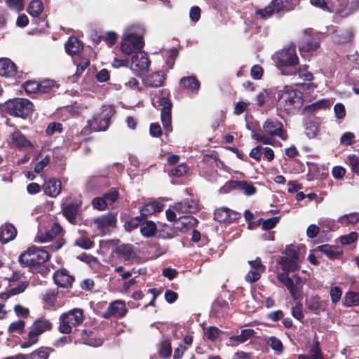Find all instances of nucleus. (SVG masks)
<instances>
[{"label":"nucleus","mask_w":359,"mask_h":359,"mask_svg":"<svg viewBox=\"0 0 359 359\" xmlns=\"http://www.w3.org/2000/svg\"><path fill=\"white\" fill-rule=\"evenodd\" d=\"M49 257V253L46 250L32 246L20 255L19 262L22 266L29 267L32 273L46 276L50 271L46 264Z\"/></svg>","instance_id":"f257e3e1"},{"label":"nucleus","mask_w":359,"mask_h":359,"mask_svg":"<svg viewBox=\"0 0 359 359\" xmlns=\"http://www.w3.org/2000/svg\"><path fill=\"white\" fill-rule=\"evenodd\" d=\"M145 28L142 24L133 23L128 25L122 36L121 50L124 55L141 52L144 46Z\"/></svg>","instance_id":"f03ea898"},{"label":"nucleus","mask_w":359,"mask_h":359,"mask_svg":"<svg viewBox=\"0 0 359 359\" xmlns=\"http://www.w3.org/2000/svg\"><path fill=\"white\" fill-rule=\"evenodd\" d=\"M246 127L252 131V138L264 144H273L274 137H278L282 140L287 139L283 123L274 118H269L264 123L263 131L256 130L248 123Z\"/></svg>","instance_id":"7ed1b4c3"},{"label":"nucleus","mask_w":359,"mask_h":359,"mask_svg":"<svg viewBox=\"0 0 359 359\" xmlns=\"http://www.w3.org/2000/svg\"><path fill=\"white\" fill-rule=\"evenodd\" d=\"M272 59L283 75H297L299 60L294 45H290L279 50L273 55Z\"/></svg>","instance_id":"20e7f679"},{"label":"nucleus","mask_w":359,"mask_h":359,"mask_svg":"<svg viewBox=\"0 0 359 359\" xmlns=\"http://www.w3.org/2000/svg\"><path fill=\"white\" fill-rule=\"evenodd\" d=\"M303 100L300 93L285 86L278 92L277 109L287 114L294 113L302 107Z\"/></svg>","instance_id":"39448f33"},{"label":"nucleus","mask_w":359,"mask_h":359,"mask_svg":"<svg viewBox=\"0 0 359 359\" xmlns=\"http://www.w3.org/2000/svg\"><path fill=\"white\" fill-rule=\"evenodd\" d=\"M7 114L25 118L33 109V104L27 99L15 98L6 102L1 106Z\"/></svg>","instance_id":"423d86ee"},{"label":"nucleus","mask_w":359,"mask_h":359,"mask_svg":"<svg viewBox=\"0 0 359 359\" xmlns=\"http://www.w3.org/2000/svg\"><path fill=\"white\" fill-rule=\"evenodd\" d=\"M51 328L52 323L49 320L43 318H37L33 323L27 338L21 344V347L27 348L36 344L39 341V336Z\"/></svg>","instance_id":"0eeeda50"},{"label":"nucleus","mask_w":359,"mask_h":359,"mask_svg":"<svg viewBox=\"0 0 359 359\" xmlns=\"http://www.w3.org/2000/svg\"><path fill=\"white\" fill-rule=\"evenodd\" d=\"M83 320V310L81 309H74L60 316L59 330L62 333L69 334L72 328L81 324Z\"/></svg>","instance_id":"6e6552de"},{"label":"nucleus","mask_w":359,"mask_h":359,"mask_svg":"<svg viewBox=\"0 0 359 359\" xmlns=\"http://www.w3.org/2000/svg\"><path fill=\"white\" fill-rule=\"evenodd\" d=\"M310 2L316 7L330 13H336L343 18L349 14L346 9L348 0H310Z\"/></svg>","instance_id":"1a4fd4ad"},{"label":"nucleus","mask_w":359,"mask_h":359,"mask_svg":"<svg viewBox=\"0 0 359 359\" xmlns=\"http://www.w3.org/2000/svg\"><path fill=\"white\" fill-rule=\"evenodd\" d=\"M114 109L111 106H104L101 113L90 121V128L95 131L106 130L109 126L110 119L114 116Z\"/></svg>","instance_id":"9d476101"},{"label":"nucleus","mask_w":359,"mask_h":359,"mask_svg":"<svg viewBox=\"0 0 359 359\" xmlns=\"http://www.w3.org/2000/svg\"><path fill=\"white\" fill-rule=\"evenodd\" d=\"M116 222V215L113 213H108L95 218L93 224L98 233L103 236L108 233L111 229L115 228Z\"/></svg>","instance_id":"9b49d317"},{"label":"nucleus","mask_w":359,"mask_h":359,"mask_svg":"<svg viewBox=\"0 0 359 359\" xmlns=\"http://www.w3.org/2000/svg\"><path fill=\"white\" fill-rule=\"evenodd\" d=\"M234 189L243 191L248 196L252 195L256 191L255 187L245 181H229L219 189V192L222 194H226L230 190Z\"/></svg>","instance_id":"f8f14e48"},{"label":"nucleus","mask_w":359,"mask_h":359,"mask_svg":"<svg viewBox=\"0 0 359 359\" xmlns=\"http://www.w3.org/2000/svg\"><path fill=\"white\" fill-rule=\"evenodd\" d=\"M159 105L162 106L161 118L163 126L168 132L172 131L171 109L172 103L169 98L162 97L159 99Z\"/></svg>","instance_id":"ddd939ff"},{"label":"nucleus","mask_w":359,"mask_h":359,"mask_svg":"<svg viewBox=\"0 0 359 359\" xmlns=\"http://www.w3.org/2000/svg\"><path fill=\"white\" fill-rule=\"evenodd\" d=\"M150 61L147 54L142 51L135 53L131 59V69L136 74L144 72L149 69Z\"/></svg>","instance_id":"4468645a"},{"label":"nucleus","mask_w":359,"mask_h":359,"mask_svg":"<svg viewBox=\"0 0 359 359\" xmlns=\"http://www.w3.org/2000/svg\"><path fill=\"white\" fill-rule=\"evenodd\" d=\"M81 203L76 201L63 208V215L69 223L76 224L81 221Z\"/></svg>","instance_id":"2eb2a0df"},{"label":"nucleus","mask_w":359,"mask_h":359,"mask_svg":"<svg viewBox=\"0 0 359 359\" xmlns=\"http://www.w3.org/2000/svg\"><path fill=\"white\" fill-rule=\"evenodd\" d=\"M127 309L125 303L121 300H116L110 303L107 309L103 313L104 318H109L111 316L121 318L126 315Z\"/></svg>","instance_id":"dca6fc26"},{"label":"nucleus","mask_w":359,"mask_h":359,"mask_svg":"<svg viewBox=\"0 0 359 359\" xmlns=\"http://www.w3.org/2000/svg\"><path fill=\"white\" fill-rule=\"evenodd\" d=\"M277 278L278 280L287 287L292 298L297 299L299 293L298 284L300 282L299 278L297 277L295 283L289 277L287 273H279L277 275Z\"/></svg>","instance_id":"f3484780"},{"label":"nucleus","mask_w":359,"mask_h":359,"mask_svg":"<svg viewBox=\"0 0 359 359\" xmlns=\"http://www.w3.org/2000/svg\"><path fill=\"white\" fill-rule=\"evenodd\" d=\"M214 218L220 223H231L238 218V214L228 208L222 207L215 210Z\"/></svg>","instance_id":"a211bd4d"},{"label":"nucleus","mask_w":359,"mask_h":359,"mask_svg":"<svg viewBox=\"0 0 359 359\" xmlns=\"http://www.w3.org/2000/svg\"><path fill=\"white\" fill-rule=\"evenodd\" d=\"M255 334L256 332L253 329H243L240 334L232 335L229 338V344L232 346H237L252 339Z\"/></svg>","instance_id":"6ab92c4d"},{"label":"nucleus","mask_w":359,"mask_h":359,"mask_svg":"<svg viewBox=\"0 0 359 359\" xmlns=\"http://www.w3.org/2000/svg\"><path fill=\"white\" fill-rule=\"evenodd\" d=\"M62 229L58 224H53L50 229L45 233H39L35 238L36 242L47 243L51 241L54 238L62 233Z\"/></svg>","instance_id":"aec40b11"},{"label":"nucleus","mask_w":359,"mask_h":359,"mask_svg":"<svg viewBox=\"0 0 359 359\" xmlns=\"http://www.w3.org/2000/svg\"><path fill=\"white\" fill-rule=\"evenodd\" d=\"M53 280L57 286L67 288L72 286L74 279L65 269H61L54 273Z\"/></svg>","instance_id":"412c9836"},{"label":"nucleus","mask_w":359,"mask_h":359,"mask_svg":"<svg viewBox=\"0 0 359 359\" xmlns=\"http://www.w3.org/2000/svg\"><path fill=\"white\" fill-rule=\"evenodd\" d=\"M11 145L20 149H28L33 147L32 144L19 130H16L11 135Z\"/></svg>","instance_id":"4be33fe9"},{"label":"nucleus","mask_w":359,"mask_h":359,"mask_svg":"<svg viewBox=\"0 0 359 359\" xmlns=\"http://www.w3.org/2000/svg\"><path fill=\"white\" fill-rule=\"evenodd\" d=\"M180 85L189 93L196 95L200 88V82L193 76H186L180 79Z\"/></svg>","instance_id":"5701e85b"},{"label":"nucleus","mask_w":359,"mask_h":359,"mask_svg":"<svg viewBox=\"0 0 359 359\" xmlns=\"http://www.w3.org/2000/svg\"><path fill=\"white\" fill-rule=\"evenodd\" d=\"M16 65L8 58L0 59V76L12 77L16 74Z\"/></svg>","instance_id":"b1692460"},{"label":"nucleus","mask_w":359,"mask_h":359,"mask_svg":"<svg viewBox=\"0 0 359 359\" xmlns=\"http://www.w3.org/2000/svg\"><path fill=\"white\" fill-rule=\"evenodd\" d=\"M43 189L46 195L56 197L61 191V182L56 179H50L44 183Z\"/></svg>","instance_id":"393cba45"},{"label":"nucleus","mask_w":359,"mask_h":359,"mask_svg":"<svg viewBox=\"0 0 359 359\" xmlns=\"http://www.w3.org/2000/svg\"><path fill=\"white\" fill-rule=\"evenodd\" d=\"M17 231L13 225L5 224L0 227V241L2 243H6L15 238Z\"/></svg>","instance_id":"a878e982"},{"label":"nucleus","mask_w":359,"mask_h":359,"mask_svg":"<svg viewBox=\"0 0 359 359\" xmlns=\"http://www.w3.org/2000/svg\"><path fill=\"white\" fill-rule=\"evenodd\" d=\"M114 252H116L119 257L126 261L134 259L136 256L133 246L130 244L116 246Z\"/></svg>","instance_id":"bb28decb"},{"label":"nucleus","mask_w":359,"mask_h":359,"mask_svg":"<svg viewBox=\"0 0 359 359\" xmlns=\"http://www.w3.org/2000/svg\"><path fill=\"white\" fill-rule=\"evenodd\" d=\"M318 46L319 41L316 37L306 35L299 45V50L302 52H310L315 50Z\"/></svg>","instance_id":"cd10ccee"},{"label":"nucleus","mask_w":359,"mask_h":359,"mask_svg":"<svg viewBox=\"0 0 359 359\" xmlns=\"http://www.w3.org/2000/svg\"><path fill=\"white\" fill-rule=\"evenodd\" d=\"M332 102L330 100L322 99L304 107L305 113H314L320 109L330 108Z\"/></svg>","instance_id":"c85d7f7f"},{"label":"nucleus","mask_w":359,"mask_h":359,"mask_svg":"<svg viewBox=\"0 0 359 359\" xmlns=\"http://www.w3.org/2000/svg\"><path fill=\"white\" fill-rule=\"evenodd\" d=\"M83 49V44L74 36H70L65 43V50L69 55H76Z\"/></svg>","instance_id":"c756f323"},{"label":"nucleus","mask_w":359,"mask_h":359,"mask_svg":"<svg viewBox=\"0 0 359 359\" xmlns=\"http://www.w3.org/2000/svg\"><path fill=\"white\" fill-rule=\"evenodd\" d=\"M163 210V205L157 201H151L145 204L141 209V215L147 217Z\"/></svg>","instance_id":"7c9ffc66"},{"label":"nucleus","mask_w":359,"mask_h":359,"mask_svg":"<svg viewBox=\"0 0 359 359\" xmlns=\"http://www.w3.org/2000/svg\"><path fill=\"white\" fill-rule=\"evenodd\" d=\"M164 81V76L162 72H157L148 76L144 79V84L151 87L161 86Z\"/></svg>","instance_id":"2f4dec72"},{"label":"nucleus","mask_w":359,"mask_h":359,"mask_svg":"<svg viewBox=\"0 0 359 359\" xmlns=\"http://www.w3.org/2000/svg\"><path fill=\"white\" fill-rule=\"evenodd\" d=\"M298 262L299 261L290 259L288 257H282L279 264L283 271H284L285 273H287L288 272L294 271L298 269Z\"/></svg>","instance_id":"473e14b6"},{"label":"nucleus","mask_w":359,"mask_h":359,"mask_svg":"<svg viewBox=\"0 0 359 359\" xmlns=\"http://www.w3.org/2000/svg\"><path fill=\"white\" fill-rule=\"evenodd\" d=\"M43 4L41 0H32L29 2L27 11L33 18L39 17L43 11Z\"/></svg>","instance_id":"72a5a7b5"},{"label":"nucleus","mask_w":359,"mask_h":359,"mask_svg":"<svg viewBox=\"0 0 359 359\" xmlns=\"http://www.w3.org/2000/svg\"><path fill=\"white\" fill-rule=\"evenodd\" d=\"M49 356L48 349L46 348H40L30 354L18 355L20 359H48Z\"/></svg>","instance_id":"f704fd0d"},{"label":"nucleus","mask_w":359,"mask_h":359,"mask_svg":"<svg viewBox=\"0 0 359 359\" xmlns=\"http://www.w3.org/2000/svg\"><path fill=\"white\" fill-rule=\"evenodd\" d=\"M140 232L144 237L149 238L155 236L156 225L152 221H146L140 225Z\"/></svg>","instance_id":"c9c22d12"},{"label":"nucleus","mask_w":359,"mask_h":359,"mask_svg":"<svg viewBox=\"0 0 359 359\" xmlns=\"http://www.w3.org/2000/svg\"><path fill=\"white\" fill-rule=\"evenodd\" d=\"M276 13H278V11L276 5L273 4L272 1L271 4L266 6L264 8L257 9L255 11V15L258 16L259 18L265 20L269 18Z\"/></svg>","instance_id":"e433bc0d"},{"label":"nucleus","mask_w":359,"mask_h":359,"mask_svg":"<svg viewBox=\"0 0 359 359\" xmlns=\"http://www.w3.org/2000/svg\"><path fill=\"white\" fill-rule=\"evenodd\" d=\"M266 344L271 347V348L277 355H281L283 353L284 347L280 339L276 337L271 336L266 339Z\"/></svg>","instance_id":"4c0bfd02"},{"label":"nucleus","mask_w":359,"mask_h":359,"mask_svg":"<svg viewBox=\"0 0 359 359\" xmlns=\"http://www.w3.org/2000/svg\"><path fill=\"white\" fill-rule=\"evenodd\" d=\"M318 250L325 255L330 259H335L339 257L341 252L339 249L333 245H323L318 248Z\"/></svg>","instance_id":"58836bf2"},{"label":"nucleus","mask_w":359,"mask_h":359,"mask_svg":"<svg viewBox=\"0 0 359 359\" xmlns=\"http://www.w3.org/2000/svg\"><path fill=\"white\" fill-rule=\"evenodd\" d=\"M297 1V0H273V4L276 5L278 12H280L283 10L293 9Z\"/></svg>","instance_id":"ea45409f"},{"label":"nucleus","mask_w":359,"mask_h":359,"mask_svg":"<svg viewBox=\"0 0 359 359\" xmlns=\"http://www.w3.org/2000/svg\"><path fill=\"white\" fill-rule=\"evenodd\" d=\"M228 304L226 301H216L212 307V313L216 317L223 316L226 313Z\"/></svg>","instance_id":"a19ab883"},{"label":"nucleus","mask_w":359,"mask_h":359,"mask_svg":"<svg viewBox=\"0 0 359 359\" xmlns=\"http://www.w3.org/2000/svg\"><path fill=\"white\" fill-rule=\"evenodd\" d=\"M308 309L314 313H319L323 309V304L318 297H311L306 301Z\"/></svg>","instance_id":"79ce46f5"},{"label":"nucleus","mask_w":359,"mask_h":359,"mask_svg":"<svg viewBox=\"0 0 359 359\" xmlns=\"http://www.w3.org/2000/svg\"><path fill=\"white\" fill-rule=\"evenodd\" d=\"M197 220L196 218L189 216H179V218L175 221L176 228L179 229V225H182L186 228L189 226H194L196 224Z\"/></svg>","instance_id":"37998d69"},{"label":"nucleus","mask_w":359,"mask_h":359,"mask_svg":"<svg viewBox=\"0 0 359 359\" xmlns=\"http://www.w3.org/2000/svg\"><path fill=\"white\" fill-rule=\"evenodd\" d=\"M205 337L210 341H214L218 339L222 331L217 327L210 326L203 330Z\"/></svg>","instance_id":"c03bdc74"},{"label":"nucleus","mask_w":359,"mask_h":359,"mask_svg":"<svg viewBox=\"0 0 359 359\" xmlns=\"http://www.w3.org/2000/svg\"><path fill=\"white\" fill-rule=\"evenodd\" d=\"M346 163L350 166L351 170L355 174H359V158L356 154H350L346 160Z\"/></svg>","instance_id":"a18cd8bd"},{"label":"nucleus","mask_w":359,"mask_h":359,"mask_svg":"<svg viewBox=\"0 0 359 359\" xmlns=\"http://www.w3.org/2000/svg\"><path fill=\"white\" fill-rule=\"evenodd\" d=\"M28 286V283L26 281H23L20 283L16 287L11 288L7 292L3 294L4 296H6V298L9 297L11 295H16L23 292Z\"/></svg>","instance_id":"49530a36"},{"label":"nucleus","mask_w":359,"mask_h":359,"mask_svg":"<svg viewBox=\"0 0 359 359\" xmlns=\"http://www.w3.org/2000/svg\"><path fill=\"white\" fill-rule=\"evenodd\" d=\"M25 322L22 320L12 323L8 329L9 333L22 334L25 331Z\"/></svg>","instance_id":"de8ad7c7"},{"label":"nucleus","mask_w":359,"mask_h":359,"mask_svg":"<svg viewBox=\"0 0 359 359\" xmlns=\"http://www.w3.org/2000/svg\"><path fill=\"white\" fill-rule=\"evenodd\" d=\"M344 304L346 306L359 304V294L353 292H348L344 297Z\"/></svg>","instance_id":"09e8293b"},{"label":"nucleus","mask_w":359,"mask_h":359,"mask_svg":"<svg viewBox=\"0 0 359 359\" xmlns=\"http://www.w3.org/2000/svg\"><path fill=\"white\" fill-rule=\"evenodd\" d=\"M62 131V126L60 123L53 122L48 124L46 133L48 136L60 134Z\"/></svg>","instance_id":"8fccbe9b"},{"label":"nucleus","mask_w":359,"mask_h":359,"mask_svg":"<svg viewBox=\"0 0 359 359\" xmlns=\"http://www.w3.org/2000/svg\"><path fill=\"white\" fill-rule=\"evenodd\" d=\"M306 66H297V75L299 76L300 79H302L305 81H311L313 79V75L311 72L306 70Z\"/></svg>","instance_id":"3c124183"},{"label":"nucleus","mask_w":359,"mask_h":359,"mask_svg":"<svg viewBox=\"0 0 359 359\" xmlns=\"http://www.w3.org/2000/svg\"><path fill=\"white\" fill-rule=\"evenodd\" d=\"M309 356L310 359H326L319 348L318 342L310 348Z\"/></svg>","instance_id":"603ef678"},{"label":"nucleus","mask_w":359,"mask_h":359,"mask_svg":"<svg viewBox=\"0 0 359 359\" xmlns=\"http://www.w3.org/2000/svg\"><path fill=\"white\" fill-rule=\"evenodd\" d=\"M183 202L184 203V207L188 210V212H195L200 208L198 201L194 199L187 198L184 200Z\"/></svg>","instance_id":"864d4df0"},{"label":"nucleus","mask_w":359,"mask_h":359,"mask_svg":"<svg viewBox=\"0 0 359 359\" xmlns=\"http://www.w3.org/2000/svg\"><path fill=\"white\" fill-rule=\"evenodd\" d=\"M318 132V126L313 123H308L305 126V134L309 138L312 139L316 137Z\"/></svg>","instance_id":"5fc2aeb1"},{"label":"nucleus","mask_w":359,"mask_h":359,"mask_svg":"<svg viewBox=\"0 0 359 359\" xmlns=\"http://www.w3.org/2000/svg\"><path fill=\"white\" fill-rule=\"evenodd\" d=\"M285 256L290 259L299 261V253L295 245H288L285 250Z\"/></svg>","instance_id":"6e6d98bb"},{"label":"nucleus","mask_w":359,"mask_h":359,"mask_svg":"<svg viewBox=\"0 0 359 359\" xmlns=\"http://www.w3.org/2000/svg\"><path fill=\"white\" fill-rule=\"evenodd\" d=\"M76 245L84 248V249H89L93 246V241L88 238L85 236H81L79 238H78L76 242Z\"/></svg>","instance_id":"4d7b16f0"},{"label":"nucleus","mask_w":359,"mask_h":359,"mask_svg":"<svg viewBox=\"0 0 359 359\" xmlns=\"http://www.w3.org/2000/svg\"><path fill=\"white\" fill-rule=\"evenodd\" d=\"M74 62L76 66V71L75 76H79L82 72L88 67L90 62L88 60L85 59L81 62H77L76 59L74 60Z\"/></svg>","instance_id":"13d9d810"},{"label":"nucleus","mask_w":359,"mask_h":359,"mask_svg":"<svg viewBox=\"0 0 359 359\" xmlns=\"http://www.w3.org/2000/svg\"><path fill=\"white\" fill-rule=\"evenodd\" d=\"M319 225L326 228V231H334L338 228L336 222L331 219H323L319 222Z\"/></svg>","instance_id":"bf43d9fd"},{"label":"nucleus","mask_w":359,"mask_h":359,"mask_svg":"<svg viewBox=\"0 0 359 359\" xmlns=\"http://www.w3.org/2000/svg\"><path fill=\"white\" fill-rule=\"evenodd\" d=\"M25 90L29 93H32L36 91L41 92L40 84L36 81H28L24 83Z\"/></svg>","instance_id":"052dcab7"},{"label":"nucleus","mask_w":359,"mask_h":359,"mask_svg":"<svg viewBox=\"0 0 359 359\" xmlns=\"http://www.w3.org/2000/svg\"><path fill=\"white\" fill-rule=\"evenodd\" d=\"M264 271L250 270L245 277V280L249 283L256 282L260 278L261 273Z\"/></svg>","instance_id":"680f3d73"},{"label":"nucleus","mask_w":359,"mask_h":359,"mask_svg":"<svg viewBox=\"0 0 359 359\" xmlns=\"http://www.w3.org/2000/svg\"><path fill=\"white\" fill-rule=\"evenodd\" d=\"M107 205H112L118 198V192L116 190L111 191L103 195Z\"/></svg>","instance_id":"e2e57ef3"},{"label":"nucleus","mask_w":359,"mask_h":359,"mask_svg":"<svg viewBox=\"0 0 359 359\" xmlns=\"http://www.w3.org/2000/svg\"><path fill=\"white\" fill-rule=\"evenodd\" d=\"M50 163V156L48 155L45 156L40 161H39L34 166V172L40 173L43 171L45 167H46Z\"/></svg>","instance_id":"0e129e2a"},{"label":"nucleus","mask_w":359,"mask_h":359,"mask_svg":"<svg viewBox=\"0 0 359 359\" xmlns=\"http://www.w3.org/2000/svg\"><path fill=\"white\" fill-rule=\"evenodd\" d=\"M334 116L337 119H343L346 116L345 107L341 103H337L334 107Z\"/></svg>","instance_id":"69168bd1"},{"label":"nucleus","mask_w":359,"mask_h":359,"mask_svg":"<svg viewBox=\"0 0 359 359\" xmlns=\"http://www.w3.org/2000/svg\"><path fill=\"white\" fill-rule=\"evenodd\" d=\"M92 205L94 208L99 210H103L107 206L104 196L95 198L92 201Z\"/></svg>","instance_id":"338daca9"},{"label":"nucleus","mask_w":359,"mask_h":359,"mask_svg":"<svg viewBox=\"0 0 359 359\" xmlns=\"http://www.w3.org/2000/svg\"><path fill=\"white\" fill-rule=\"evenodd\" d=\"M342 292L339 287H334L330 290L332 302L336 304L341 299Z\"/></svg>","instance_id":"774afa93"}]
</instances>
